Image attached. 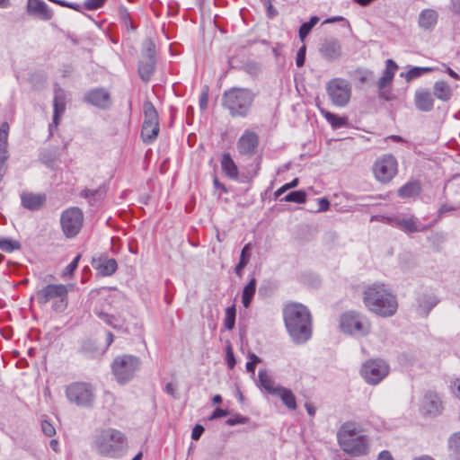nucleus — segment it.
<instances>
[{"label": "nucleus", "instance_id": "nucleus-1", "mask_svg": "<svg viewBox=\"0 0 460 460\" xmlns=\"http://www.w3.org/2000/svg\"><path fill=\"white\" fill-rule=\"evenodd\" d=\"M287 332L296 344H304L313 334V319L309 309L300 303L287 304L283 309Z\"/></svg>", "mask_w": 460, "mask_h": 460}, {"label": "nucleus", "instance_id": "nucleus-2", "mask_svg": "<svg viewBox=\"0 0 460 460\" xmlns=\"http://www.w3.org/2000/svg\"><path fill=\"white\" fill-rule=\"evenodd\" d=\"M362 299L370 312L381 317H391L398 309L396 296L384 283H374L367 287Z\"/></svg>", "mask_w": 460, "mask_h": 460}, {"label": "nucleus", "instance_id": "nucleus-3", "mask_svg": "<svg viewBox=\"0 0 460 460\" xmlns=\"http://www.w3.org/2000/svg\"><path fill=\"white\" fill-rule=\"evenodd\" d=\"M341 448L352 456H365L368 453L369 438L355 422L343 423L337 432Z\"/></svg>", "mask_w": 460, "mask_h": 460}, {"label": "nucleus", "instance_id": "nucleus-4", "mask_svg": "<svg viewBox=\"0 0 460 460\" xmlns=\"http://www.w3.org/2000/svg\"><path fill=\"white\" fill-rule=\"evenodd\" d=\"M254 97L247 88L233 87L224 92L222 104L232 117L244 118L249 114Z\"/></svg>", "mask_w": 460, "mask_h": 460}, {"label": "nucleus", "instance_id": "nucleus-5", "mask_svg": "<svg viewBox=\"0 0 460 460\" xmlns=\"http://www.w3.org/2000/svg\"><path fill=\"white\" fill-rule=\"evenodd\" d=\"M127 439L124 434L112 428L102 429L95 439L98 452L109 457H118L126 447Z\"/></svg>", "mask_w": 460, "mask_h": 460}, {"label": "nucleus", "instance_id": "nucleus-6", "mask_svg": "<svg viewBox=\"0 0 460 460\" xmlns=\"http://www.w3.org/2000/svg\"><path fill=\"white\" fill-rule=\"evenodd\" d=\"M67 401L79 408H93L96 400L95 387L88 382H74L65 389Z\"/></svg>", "mask_w": 460, "mask_h": 460}, {"label": "nucleus", "instance_id": "nucleus-7", "mask_svg": "<svg viewBox=\"0 0 460 460\" xmlns=\"http://www.w3.org/2000/svg\"><path fill=\"white\" fill-rule=\"evenodd\" d=\"M142 362L134 355L117 356L111 363V371L119 385H125L134 378L140 370Z\"/></svg>", "mask_w": 460, "mask_h": 460}, {"label": "nucleus", "instance_id": "nucleus-8", "mask_svg": "<svg viewBox=\"0 0 460 460\" xmlns=\"http://www.w3.org/2000/svg\"><path fill=\"white\" fill-rule=\"evenodd\" d=\"M340 328L345 334L361 337L370 332L371 324L367 318L362 314L355 311H348L341 315Z\"/></svg>", "mask_w": 460, "mask_h": 460}, {"label": "nucleus", "instance_id": "nucleus-9", "mask_svg": "<svg viewBox=\"0 0 460 460\" xmlns=\"http://www.w3.org/2000/svg\"><path fill=\"white\" fill-rule=\"evenodd\" d=\"M261 386L268 394L279 397L288 409L291 411L296 410L297 404L293 392L278 385L270 375L263 371H261Z\"/></svg>", "mask_w": 460, "mask_h": 460}, {"label": "nucleus", "instance_id": "nucleus-10", "mask_svg": "<svg viewBox=\"0 0 460 460\" xmlns=\"http://www.w3.org/2000/svg\"><path fill=\"white\" fill-rule=\"evenodd\" d=\"M66 297L67 288L63 284H49L36 293V299L40 305H45L54 298H58V301L53 305V308L58 311H63L66 307Z\"/></svg>", "mask_w": 460, "mask_h": 460}, {"label": "nucleus", "instance_id": "nucleus-11", "mask_svg": "<svg viewBox=\"0 0 460 460\" xmlns=\"http://www.w3.org/2000/svg\"><path fill=\"white\" fill-rule=\"evenodd\" d=\"M326 91L333 105L337 107L346 106L351 96V86L343 78H333L326 84Z\"/></svg>", "mask_w": 460, "mask_h": 460}, {"label": "nucleus", "instance_id": "nucleus-12", "mask_svg": "<svg viewBox=\"0 0 460 460\" xmlns=\"http://www.w3.org/2000/svg\"><path fill=\"white\" fill-rule=\"evenodd\" d=\"M84 221L83 211L77 207L64 210L60 217L61 228L64 234L72 238L78 234Z\"/></svg>", "mask_w": 460, "mask_h": 460}, {"label": "nucleus", "instance_id": "nucleus-13", "mask_svg": "<svg viewBox=\"0 0 460 460\" xmlns=\"http://www.w3.org/2000/svg\"><path fill=\"white\" fill-rule=\"evenodd\" d=\"M397 161L392 155H385L378 158L373 166L376 179L382 182H389L397 173Z\"/></svg>", "mask_w": 460, "mask_h": 460}, {"label": "nucleus", "instance_id": "nucleus-14", "mask_svg": "<svg viewBox=\"0 0 460 460\" xmlns=\"http://www.w3.org/2000/svg\"><path fill=\"white\" fill-rule=\"evenodd\" d=\"M389 373V366L382 359L367 361L361 368V375L367 384L377 385Z\"/></svg>", "mask_w": 460, "mask_h": 460}, {"label": "nucleus", "instance_id": "nucleus-15", "mask_svg": "<svg viewBox=\"0 0 460 460\" xmlns=\"http://www.w3.org/2000/svg\"><path fill=\"white\" fill-rule=\"evenodd\" d=\"M145 51L138 64V75L144 82H148L155 71V46L152 40L145 42Z\"/></svg>", "mask_w": 460, "mask_h": 460}, {"label": "nucleus", "instance_id": "nucleus-16", "mask_svg": "<svg viewBox=\"0 0 460 460\" xmlns=\"http://www.w3.org/2000/svg\"><path fill=\"white\" fill-rule=\"evenodd\" d=\"M259 137L251 130H245L238 138L236 148L240 155L252 157L258 151Z\"/></svg>", "mask_w": 460, "mask_h": 460}, {"label": "nucleus", "instance_id": "nucleus-17", "mask_svg": "<svg viewBox=\"0 0 460 460\" xmlns=\"http://www.w3.org/2000/svg\"><path fill=\"white\" fill-rule=\"evenodd\" d=\"M319 53L328 62L337 61L342 56L341 43L338 39L326 38L320 44Z\"/></svg>", "mask_w": 460, "mask_h": 460}, {"label": "nucleus", "instance_id": "nucleus-18", "mask_svg": "<svg viewBox=\"0 0 460 460\" xmlns=\"http://www.w3.org/2000/svg\"><path fill=\"white\" fill-rule=\"evenodd\" d=\"M108 304L102 303L100 306L96 305L93 309V313L98 316L102 321H103L107 325H110L115 330L122 331L124 332H128V328L126 324L125 319L121 317H116L113 314H111L109 312L105 310V306Z\"/></svg>", "mask_w": 460, "mask_h": 460}, {"label": "nucleus", "instance_id": "nucleus-19", "mask_svg": "<svg viewBox=\"0 0 460 460\" xmlns=\"http://www.w3.org/2000/svg\"><path fill=\"white\" fill-rule=\"evenodd\" d=\"M385 222L390 224L393 226L401 228L404 232L407 233H417L421 232L425 229V227L420 226L419 222L414 217H386Z\"/></svg>", "mask_w": 460, "mask_h": 460}, {"label": "nucleus", "instance_id": "nucleus-20", "mask_svg": "<svg viewBox=\"0 0 460 460\" xmlns=\"http://www.w3.org/2000/svg\"><path fill=\"white\" fill-rule=\"evenodd\" d=\"M84 101L100 109H107L110 106V93L103 88H94L85 94Z\"/></svg>", "mask_w": 460, "mask_h": 460}, {"label": "nucleus", "instance_id": "nucleus-21", "mask_svg": "<svg viewBox=\"0 0 460 460\" xmlns=\"http://www.w3.org/2000/svg\"><path fill=\"white\" fill-rule=\"evenodd\" d=\"M434 95L428 89H418L414 94V104L416 108L423 112H429L434 108Z\"/></svg>", "mask_w": 460, "mask_h": 460}, {"label": "nucleus", "instance_id": "nucleus-22", "mask_svg": "<svg viewBox=\"0 0 460 460\" xmlns=\"http://www.w3.org/2000/svg\"><path fill=\"white\" fill-rule=\"evenodd\" d=\"M53 119L52 123L49 124V131L51 132L52 128H57L59 124V118L66 111V94L61 88L55 90L54 101H53Z\"/></svg>", "mask_w": 460, "mask_h": 460}, {"label": "nucleus", "instance_id": "nucleus-23", "mask_svg": "<svg viewBox=\"0 0 460 460\" xmlns=\"http://www.w3.org/2000/svg\"><path fill=\"white\" fill-rule=\"evenodd\" d=\"M420 409L425 414H438L442 409V402L438 394L428 392L422 399Z\"/></svg>", "mask_w": 460, "mask_h": 460}, {"label": "nucleus", "instance_id": "nucleus-24", "mask_svg": "<svg viewBox=\"0 0 460 460\" xmlns=\"http://www.w3.org/2000/svg\"><path fill=\"white\" fill-rule=\"evenodd\" d=\"M92 265L102 276H111L118 269L116 260L107 256H100L97 259H93Z\"/></svg>", "mask_w": 460, "mask_h": 460}, {"label": "nucleus", "instance_id": "nucleus-25", "mask_svg": "<svg viewBox=\"0 0 460 460\" xmlns=\"http://www.w3.org/2000/svg\"><path fill=\"white\" fill-rule=\"evenodd\" d=\"M27 10L30 14L37 15L43 21H49L53 16L51 10L42 0H28Z\"/></svg>", "mask_w": 460, "mask_h": 460}, {"label": "nucleus", "instance_id": "nucleus-26", "mask_svg": "<svg viewBox=\"0 0 460 460\" xmlns=\"http://www.w3.org/2000/svg\"><path fill=\"white\" fill-rule=\"evenodd\" d=\"M46 202L45 194H35L32 192L22 193L21 195L22 206L31 211L40 210Z\"/></svg>", "mask_w": 460, "mask_h": 460}, {"label": "nucleus", "instance_id": "nucleus-27", "mask_svg": "<svg viewBox=\"0 0 460 460\" xmlns=\"http://www.w3.org/2000/svg\"><path fill=\"white\" fill-rule=\"evenodd\" d=\"M439 300L433 294H422L417 298V312L422 317H427Z\"/></svg>", "mask_w": 460, "mask_h": 460}, {"label": "nucleus", "instance_id": "nucleus-28", "mask_svg": "<svg viewBox=\"0 0 460 460\" xmlns=\"http://www.w3.org/2000/svg\"><path fill=\"white\" fill-rule=\"evenodd\" d=\"M438 20V13L436 10L424 9L419 14L418 24L422 30L431 31L436 27Z\"/></svg>", "mask_w": 460, "mask_h": 460}, {"label": "nucleus", "instance_id": "nucleus-29", "mask_svg": "<svg viewBox=\"0 0 460 460\" xmlns=\"http://www.w3.org/2000/svg\"><path fill=\"white\" fill-rule=\"evenodd\" d=\"M398 69V66L392 59H387L385 62V69L383 73V75L377 82L378 89H385L388 87L394 79V74Z\"/></svg>", "mask_w": 460, "mask_h": 460}, {"label": "nucleus", "instance_id": "nucleus-30", "mask_svg": "<svg viewBox=\"0 0 460 460\" xmlns=\"http://www.w3.org/2000/svg\"><path fill=\"white\" fill-rule=\"evenodd\" d=\"M223 172L231 180L238 179V167L229 153H224L221 158Z\"/></svg>", "mask_w": 460, "mask_h": 460}, {"label": "nucleus", "instance_id": "nucleus-31", "mask_svg": "<svg viewBox=\"0 0 460 460\" xmlns=\"http://www.w3.org/2000/svg\"><path fill=\"white\" fill-rule=\"evenodd\" d=\"M159 131V124L143 122L141 129V137L143 142L146 144H152L157 138Z\"/></svg>", "mask_w": 460, "mask_h": 460}, {"label": "nucleus", "instance_id": "nucleus-32", "mask_svg": "<svg viewBox=\"0 0 460 460\" xmlns=\"http://www.w3.org/2000/svg\"><path fill=\"white\" fill-rule=\"evenodd\" d=\"M433 95L440 101L447 102L452 97V89L445 81H438L433 86Z\"/></svg>", "mask_w": 460, "mask_h": 460}, {"label": "nucleus", "instance_id": "nucleus-33", "mask_svg": "<svg viewBox=\"0 0 460 460\" xmlns=\"http://www.w3.org/2000/svg\"><path fill=\"white\" fill-rule=\"evenodd\" d=\"M78 351L87 358H94L102 354L96 342L92 340L83 341Z\"/></svg>", "mask_w": 460, "mask_h": 460}, {"label": "nucleus", "instance_id": "nucleus-34", "mask_svg": "<svg viewBox=\"0 0 460 460\" xmlns=\"http://www.w3.org/2000/svg\"><path fill=\"white\" fill-rule=\"evenodd\" d=\"M420 190V184L418 181H410L398 190V195L404 199L411 198L419 195Z\"/></svg>", "mask_w": 460, "mask_h": 460}, {"label": "nucleus", "instance_id": "nucleus-35", "mask_svg": "<svg viewBox=\"0 0 460 460\" xmlns=\"http://www.w3.org/2000/svg\"><path fill=\"white\" fill-rule=\"evenodd\" d=\"M144 122L159 124L158 113L150 101H145L143 104Z\"/></svg>", "mask_w": 460, "mask_h": 460}, {"label": "nucleus", "instance_id": "nucleus-36", "mask_svg": "<svg viewBox=\"0 0 460 460\" xmlns=\"http://www.w3.org/2000/svg\"><path fill=\"white\" fill-rule=\"evenodd\" d=\"M255 291H256V279L254 278H252L249 281V283L244 287V288L243 290L242 303L245 308L249 307V305L252 300V297L255 294Z\"/></svg>", "mask_w": 460, "mask_h": 460}, {"label": "nucleus", "instance_id": "nucleus-37", "mask_svg": "<svg viewBox=\"0 0 460 460\" xmlns=\"http://www.w3.org/2000/svg\"><path fill=\"white\" fill-rule=\"evenodd\" d=\"M449 456L453 460H460V432L453 434L448 440Z\"/></svg>", "mask_w": 460, "mask_h": 460}, {"label": "nucleus", "instance_id": "nucleus-38", "mask_svg": "<svg viewBox=\"0 0 460 460\" xmlns=\"http://www.w3.org/2000/svg\"><path fill=\"white\" fill-rule=\"evenodd\" d=\"M251 258V243H247L244 245L241 252L240 261L238 264L234 268V272L237 276H242V271L244 267L248 264Z\"/></svg>", "mask_w": 460, "mask_h": 460}, {"label": "nucleus", "instance_id": "nucleus-39", "mask_svg": "<svg viewBox=\"0 0 460 460\" xmlns=\"http://www.w3.org/2000/svg\"><path fill=\"white\" fill-rule=\"evenodd\" d=\"M8 134H9V124L3 122L0 125V155H9L8 154Z\"/></svg>", "mask_w": 460, "mask_h": 460}, {"label": "nucleus", "instance_id": "nucleus-40", "mask_svg": "<svg viewBox=\"0 0 460 460\" xmlns=\"http://www.w3.org/2000/svg\"><path fill=\"white\" fill-rule=\"evenodd\" d=\"M431 71H433L432 67L414 66V67H411L406 73H402L401 76H403L407 82H411V81L421 76L423 74L429 73Z\"/></svg>", "mask_w": 460, "mask_h": 460}, {"label": "nucleus", "instance_id": "nucleus-41", "mask_svg": "<svg viewBox=\"0 0 460 460\" xmlns=\"http://www.w3.org/2000/svg\"><path fill=\"white\" fill-rule=\"evenodd\" d=\"M323 114L334 129L341 128L347 125L346 118L339 117L330 111H323Z\"/></svg>", "mask_w": 460, "mask_h": 460}, {"label": "nucleus", "instance_id": "nucleus-42", "mask_svg": "<svg viewBox=\"0 0 460 460\" xmlns=\"http://www.w3.org/2000/svg\"><path fill=\"white\" fill-rule=\"evenodd\" d=\"M119 15L120 22L125 26L127 31H136L137 27L134 25L131 15L126 7L121 6L119 9Z\"/></svg>", "mask_w": 460, "mask_h": 460}, {"label": "nucleus", "instance_id": "nucleus-43", "mask_svg": "<svg viewBox=\"0 0 460 460\" xmlns=\"http://www.w3.org/2000/svg\"><path fill=\"white\" fill-rule=\"evenodd\" d=\"M305 199H306V192L305 190H295V191L289 192L285 197L280 199V201L295 202L297 204H303L305 202Z\"/></svg>", "mask_w": 460, "mask_h": 460}, {"label": "nucleus", "instance_id": "nucleus-44", "mask_svg": "<svg viewBox=\"0 0 460 460\" xmlns=\"http://www.w3.org/2000/svg\"><path fill=\"white\" fill-rule=\"evenodd\" d=\"M236 310L234 305L226 309L224 326L227 330H233L235 324Z\"/></svg>", "mask_w": 460, "mask_h": 460}, {"label": "nucleus", "instance_id": "nucleus-45", "mask_svg": "<svg viewBox=\"0 0 460 460\" xmlns=\"http://www.w3.org/2000/svg\"><path fill=\"white\" fill-rule=\"evenodd\" d=\"M21 248V243L13 239L4 238L0 240V250L4 252H12L13 251L19 250Z\"/></svg>", "mask_w": 460, "mask_h": 460}, {"label": "nucleus", "instance_id": "nucleus-46", "mask_svg": "<svg viewBox=\"0 0 460 460\" xmlns=\"http://www.w3.org/2000/svg\"><path fill=\"white\" fill-rule=\"evenodd\" d=\"M81 259V255L78 254L76 255L73 261L66 267V269L64 270V272H63V277H70L74 272L75 270L77 269L78 267V263H79V261Z\"/></svg>", "mask_w": 460, "mask_h": 460}, {"label": "nucleus", "instance_id": "nucleus-47", "mask_svg": "<svg viewBox=\"0 0 460 460\" xmlns=\"http://www.w3.org/2000/svg\"><path fill=\"white\" fill-rule=\"evenodd\" d=\"M91 191L93 192V194L91 195V199H92V201L93 202V205L97 201L103 199L106 195V190L103 187H100L95 190H91Z\"/></svg>", "mask_w": 460, "mask_h": 460}, {"label": "nucleus", "instance_id": "nucleus-48", "mask_svg": "<svg viewBox=\"0 0 460 460\" xmlns=\"http://www.w3.org/2000/svg\"><path fill=\"white\" fill-rule=\"evenodd\" d=\"M208 86H205L202 90L199 99V105L201 111H205L208 107Z\"/></svg>", "mask_w": 460, "mask_h": 460}, {"label": "nucleus", "instance_id": "nucleus-49", "mask_svg": "<svg viewBox=\"0 0 460 460\" xmlns=\"http://www.w3.org/2000/svg\"><path fill=\"white\" fill-rule=\"evenodd\" d=\"M313 27L306 22H304L298 31L299 39L301 41H305V38L308 36V34L311 32Z\"/></svg>", "mask_w": 460, "mask_h": 460}, {"label": "nucleus", "instance_id": "nucleus-50", "mask_svg": "<svg viewBox=\"0 0 460 460\" xmlns=\"http://www.w3.org/2000/svg\"><path fill=\"white\" fill-rule=\"evenodd\" d=\"M41 429L43 433L48 437H53L56 434L54 426L48 420H43L41 422Z\"/></svg>", "mask_w": 460, "mask_h": 460}, {"label": "nucleus", "instance_id": "nucleus-51", "mask_svg": "<svg viewBox=\"0 0 460 460\" xmlns=\"http://www.w3.org/2000/svg\"><path fill=\"white\" fill-rule=\"evenodd\" d=\"M106 0H85L84 7L87 10H96L104 4Z\"/></svg>", "mask_w": 460, "mask_h": 460}, {"label": "nucleus", "instance_id": "nucleus-52", "mask_svg": "<svg viewBox=\"0 0 460 460\" xmlns=\"http://www.w3.org/2000/svg\"><path fill=\"white\" fill-rule=\"evenodd\" d=\"M226 364L230 369H233L235 366V358L232 349L231 345L226 346Z\"/></svg>", "mask_w": 460, "mask_h": 460}, {"label": "nucleus", "instance_id": "nucleus-53", "mask_svg": "<svg viewBox=\"0 0 460 460\" xmlns=\"http://www.w3.org/2000/svg\"><path fill=\"white\" fill-rule=\"evenodd\" d=\"M305 51H306V47L305 45H303L297 51L296 53V64L298 67H301L304 66L305 64Z\"/></svg>", "mask_w": 460, "mask_h": 460}, {"label": "nucleus", "instance_id": "nucleus-54", "mask_svg": "<svg viewBox=\"0 0 460 460\" xmlns=\"http://www.w3.org/2000/svg\"><path fill=\"white\" fill-rule=\"evenodd\" d=\"M264 6L266 8L267 15L269 18L272 19L277 16L278 11L277 9L272 5L270 0H262Z\"/></svg>", "mask_w": 460, "mask_h": 460}, {"label": "nucleus", "instance_id": "nucleus-55", "mask_svg": "<svg viewBox=\"0 0 460 460\" xmlns=\"http://www.w3.org/2000/svg\"><path fill=\"white\" fill-rule=\"evenodd\" d=\"M246 421H247V419L245 417L237 414L233 418L227 419L226 423L228 426H234V425H238V424H244V423H246Z\"/></svg>", "mask_w": 460, "mask_h": 460}, {"label": "nucleus", "instance_id": "nucleus-56", "mask_svg": "<svg viewBox=\"0 0 460 460\" xmlns=\"http://www.w3.org/2000/svg\"><path fill=\"white\" fill-rule=\"evenodd\" d=\"M226 415H228L227 410L217 407L210 414V416L208 417V420H216L218 418L226 417Z\"/></svg>", "mask_w": 460, "mask_h": 460}, {"label": "nucleus", "instance_id": "nucleus-57", "mask_svg": "<svg viewBox=\"0 0 460 460\" xmlns=\"http://www.w3.org/2000/svg\"><path fill=\"white\" fill-rule=\"evenodd\" d=\"M259 363V357L252 354L251 356V361L246 363V369L248 372L252 373V376H254L256 364Z\"/></svg>", "mask_w": 460, "mask_h": 460}, {"label": "nucleus", "instance_id": "nucleus-58", "mask_svg": "<svg viewBox=\"0 0 460 460\" xmlns=\"http://www.w3.org/2000/svg\"><path fill=\"white\" fill-rule=\"evenodd\" d=\"M318 208L316 212H324L327 211L330 208V201L326 198H321L317 199Z\"/></svg>", "mask_w": 460, "mask_h": 460}, {"label": "nucleus", "instance_id": "nucleus-59", "mask_svg": "<svg viewBox=\"0 0 460 460\" xmlns=\"http://www.w3.org/2000/svg\"><path fill=\"white\" fill-rule=\"evenodd\" d=\"M450 389L453 394L460 400V378H456L451 382Z\"/></svg>", "mask_w": 460, "mask_h": 460}, {"label": "nucleus", "instance_id": "nucleus-60", "mask_svg": "<svg viewBox=\"0 0 460 460\" xmlns=\"http://www.w3.org/2000/svg\"><path fill=\"white\" fill-rule=\"evenodd\" d=\"M205 429L203 426L197 424L193 429L191 432V438L193 440H199L200 437L202 436Z\"/></svg>", "mask_w": 460, "mask_h": 460}, {"label": "nucleus", "instance_id": "nucleus-61", "mask_svg": "<svg viewBox=\"0 0 460 460\" xmlns=\"http://www.w3.org/2000/svg\"><path fill=\"white\" fill-rule=\"evenodd\" d=\"M9 155H0V182L3 180V177L5 173L6 166L5 163L8 159Z\"/></svg>", "mask_w": 460, "mask_h": 460}, {"label": "nucleus", "instance_id": "nucleus-62", "mask_svg": "<svg viewBox=\"0 0 460 460\" xmlns=\"http://www.w3.org/2000/svg\"><path fill=\"white\" fill-rule=\"evenodd\" d=\"M358 73L359 74L358 80L361 84L367 83L372 75V72L367 70H358Z\"/></svg>", "mask_w": 460, "mask_h": 460}, {"label": "nucleus", "instance_id": "nucleus-63", "mask_svg": "<svg viewBox=\"0 0 460 460\" xmlns=\"http://www.w3.org/2000/svg\"><path fill=\"white\" fill-rule=\"evenodd\" d=\"M449 9L454 14L460 16V0H452Z\"/></svg>", "mask_w": 460, "mask_h": 460}, {"label": "nucleus", "instance_id": "nucleus-64", "mask_svg": "<svg viewBox=\"0 0 460 460\" xmlns=\"http://www.w3.org/2000/svg\"><path fill=\"white\" fill-rule=\"evenodd\" d=\"M164 391L173 398L177 397L176 388L172 383H167Z\"/></svg>", "mask_w": 460, "mask_h": 460}]
</instances>
